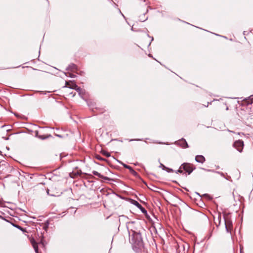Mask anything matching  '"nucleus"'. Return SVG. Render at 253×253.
Wrapping results in <instances>:
<instances>
[{
    "label": "nucleus",
    "mask_w": 253,
    "mask_h": 253,
    "mask_svg": "<svg viewBox=\"0 0 253 253\" xmlns=\"http://www.w3.org/2000/svg\"><path fill=\"white\" fill-rule=\"evenodd\" d=\"M212 236V230L211 231H210V233H209V234H208L206 236V238H207V239H209Z\"/></svg>",
    "instance_id": "nucleus-25"
},
{
    "label": "nucleus",
    "mask_w": 253,
    "mask_h": 253,
    "mask_svg": "<svg viewBox=\"0 0 253 253\" xmlns=\"http://www.w3.org/2000/svg\"><path fill=\"white\" fill-rule=\"evenodd\" d=\"M195 161L197 163L203 164L205 162L206 159L203 155H199L195 157Z\"/></svg>",
    "instance_id": "nucleus-9"
},
{
    "label": "nucleus",
    "mask_w": 253,
    "mask_h": 253,
    "mask_svg": "<svg viewBox=\"0 0 253 253\" xmlns=\"http://www.w3.org/2000/svg\"><path fill=\"white\" fill-rule=\"evenodd\" d=\"M230 178V176H228V177H227V178L225 177V178L226 179H227V180H229Z\"/></svg>",
    "instance_id": "nucleus-38"
},
{
    "label": "nucleus",
    "mask_w": 253,
    "mask_h": 253,
    "mask_svg": "<svg viewBox=\"0 0 253 253\" xmlns=\"http://www.w3.org/2000/svg\"><path fill=\"white\" fill-rule=\"evenodd\" d=\"M142 139H132L129 140V141H141L142 140Z\"/></svg>",
    "instance_id": "nucleus-27"
},
{
    "label": "nucleus",
    "mask_w": 253,
    "mask_h": 253,
    "mask_svg": "<svg viewBox=\"0 0 253 253\" xmlns=\"http://www.w3.org/2000/svg\"><path fill=\"white\" fill-rule=\"evenodd\" d=\"M153 187H154L155 188H157V187L155 186L154 185H153Z\"/></svg>",
    "instance_id": "nucleus-46"
},
{
    "label": "nucleus",
    "mask_w": 253,
    "mask_h": 253,
    "mask_svg": "<svg viewBox=\"0 0 253 253\" xmlns=\"http://www.w3.org/2000/svg\"><path fill=\"white\" fill-rule=\"evenodd\" d=\"M226 110H228V107H226Z\"/></svg>",
    "instance_id": "nucleus-43"
},
{
    "label": "nucleus",
    "mask_w": 253,
    "mask_h": 253,
    "mask_svg": "<svg viewBox=\"0 0 253 253\" xmlns=\"http://www.w3.org/2000/svg\"><path fill=\"white\" fill-rule=\"evenodd\" d=\"M159 144H163V143H162V142H159Z\"/></svg>",
    "instance_id": "nucleus-47"
},
{
    "label": "nucleus",
    "mask_w": 253,
    "mask_h": 253,
    "mask_svg": "<svg viewBox=\"0 0 253 253\" xmlns=\"http://www.w3.org/2000/svg\"><path fill=\"white\" fill-rule=\"evenodd\" d=\"M129 234V241L132 249L135 252L144 247V243L140 230L127 229Z\"/></svg>",
    "instance_id": "nucleus-1"
},
{
    "label": "nucleus",
    "mask_w": 253,
    "mask_h": 253,
    "mask_svg": "<svg viewBox=\"0 0 253 253\" xmlns=\"http://www.w3.org/2000/svg\"><path fill=\"white\" fill-rule=\"evenodd\" d=\"M69 88L73 89H75L76 90L77 92H78L79 95L82 97H83V95L84 94V93L83 91L82 88L78 86L77 84H74L73 85L72 87H69Z\"/></svg>",
    "instance_id": "nucleus-6"
},
{
    "label": "nucleus",
    "mask_w": 253,
    "mask_h": 253,
    "mask_svg": "<svg viewBox=\"0 0 253 253\" xmlns=\"http://www.w3.org/2000/svg\"><path fill=\"white\" fill-rule=\"evenodd\" d=\"M144 183L146 185V183L145 182L143 181Z\"/></svg>",
    "instance_id": "nucleus-48"
},
{
    "label": "nucleus",
    "mask_w": 253,
    "mask_h": 253,
    "mask_svg": "<svg viewBox=\"0 0 253 253\" xmlns=\"http://www.w3.org/2000/svg\"><path fill=\"white\" fill-rule=\"evenodd\" d=\"M209 102H208L207 105L205 106L207 107H208L209 106Z\"/></svg>",
    "instance_id": "nucleus-41"
},
{
    "label": "nucleus",
    "mask_w": 253,
    "mask_h": 253,
    "mask_svg": "<svg viewBox=\"0 0 253 253\" xmlns=\"http://www.w3.org/2000/svg\"><path fill=\"white\" fill-rule=\"evenodd\" d=\"M77 70V66L76 64L74 63H71L68 65V66L66 68V70L67 71H74V70Z\"/></svg>",
    "instance_id": "nucleus-10"
},
{
    "label": "nucleus",
    "mask_w": 253,
    "mask_h": 253,
    "mask_svg": "<svg viewBox=\"0 0 253 253\" xmlns=\"http://www.w3.org/2000/svg\"><path fill=\"white\" fill-rule=\"evenodd\" d=\"M92 173L93 175H94L95 176H97L99 178H102L104 180H109V181H114V180L113 179L109 178L107 176H105L102 175L101 173L97 172V171H95V170L92 171Z\"/></svg>",
    "instance_id": "nucleus-8"
},
{
    "label": "nucleus",
    "mask_w": 253,
    "mask_h": 253,
    "mask_svg": "<svg viewBox=\"0 0 253 253\" xmlns=\"http://www.w3.org/2000/svg\"><path fill=\"white\" fill-rule=\"evenodd\" d=\"M148 10L147 9V10H146V13L148 12Z\"/></svg>",
    "instance_id": "nucleus-49"
},
{
    "label": "nucleus",
    "mask_w": 253,
    "mask_h": 253,
    "mask_svg": "<svg viewBox=\"0 0 253 253\" xmlns=\"http://www.w3.org/2000/svg\"><path fill=\"white\" fill-rule=\"evenodd\" d=\"M204 196H206V197H209L210 196L209 195H208V194H205L203 195Z\"/></svg>",
    "instance_id": "nucleus-34"
},
{
    "label": "nucleus",
    "mask_w": 253,
    "mask_h": 253,
    "mask_svg": "<svg viewBox=\"0 0 253 253\" xmlns=\"http://www.w3.org/2000/svg\"><path fill=\"white\" fill-rule=\"evenodd\" d=\"M151 42H152V41H153L154 40V38H153V37H151ZM151 43V42H150L148 44V46H149L150 45Z\"/></svg>",
    "instance_id": "nucleus-31"
},
{
    "label": "nucleus",
    "mask_w": 253,
    "mask_h": 253,
    "mask_svg": "<svg viewBox=\"0 0 253 253\" xmlns=\"http://www.w3.org/2000/svg\"><path fill=\"white\" fill-rule=\"evenodd\" d=\"M101 153L102 154H103V155L107 157H110L111 156V154H110V153L107 152L104 150H101Z\"/></svg>",
    "instance_id": "nucleus-18"
},
{
    "label": "nucleus",
    "mask_w": 253,
    "mask_h": 253,
    "mask_svg": "<svg viewBox=\"0 0 253 253\" xmlns=\"http://www.w3.org/2000/svg\"><path fill=\"white\" fill-rule=\"evenodd\" d=\"M38 92H40L41 94H45L46 93L44 92V91H38Z\"/></svg>",
    "instance_id": "nucleus-30"
},
{
    "label": "nucleus",
    "mask_w": 253,
    "mask_h": 253,
    "mask_svg": "<svg viewBox=\"0 0 253 253\" xmlns=\"http://www.w3.org/2000/svg\"><path fill=\"white\" fill-rule=\"evenodd\" d=\"M51 135H46V136H44V135H39V132L38 131H36V137L39 138V139H41V140H44L45 139H47L50 137H51Z\"/></svg>",
    "instance_id": "nucleus-12"
},
{
    "label": "nucleus",
    "mask_w": 253,
    "mask_h": 253,
    "mask_svg": "<svg viewBox=\"0 0 253 253\" xmlns=\"http://www.w3.org/2000/svg\"><path fill=\"white\" fill-rule=\"evenodd\" d=\"M13 226H14L15 227L17 228V229H19L21 231H23V227H22L21 226H20V225H17V224H12Z\"/></svg>",
    "instance_id": "nucleus-20"
},
{
    "label": "nucleus",
    "mask_w": 253,
    "mask_h": 253,
    "mask_svg": "<svg viewBox=\"0 0 253 253\" xmlns=\"http://www.w3.org/2000/svg\"><path fill=\"white\" fill-rule=\"evenodd\" d=\"M148 19V17H142V16H140V21L141 22H144L146 20H147Z\"/></svg>",
    "instance_id": "nucleus-24"
},
{
    "label": "nucleus",
    "mask_w": 253,
    "mask_h": 253,
    "mask_svg": "<svg viewBox=\"0 0 253 253\" xmlns=\"http://www.w3.org/2000/svg\"><path fill=\"white\" fill-rule=\"evenodd\" d=\"M70 94H73V97H74L75 95V94L76 93L75 92L74 93H73V92H71Z\"/></svg>",
    "instance_id": "nucleus-36"
},
{
    "label": "nucleus",
    "mask_w": 253,
    "mask_h": 253,
    "mask_svg": "<svg viewBox=\"0 0 253 253\" xmlns=\"http://www.w3.org/2000/svg\"><path fill=\"white\" fill-rule=\"evenodd\" d=\"M34 241H35L34 239L33 240H32L31 242V243L33 244V243H34Z\"/></svg>",
    "instance_id": "nucleus-40"
},
{
    "label": "nucleus",
    "mask_w": 253,
    "mask_h": 253,
    "mask_svg": "<svg viewBox=\"0 0 253 253\" xmlns=\"http://www.w3.org/2000/svg\"><path fill=\"white\" fill-rule=\"evenodd\" d=\"M116 195H117V196H119V197H120V196H119V195H118V194H116Z\"/></svg>",
    "instance_id": "nucleus-50"
},
{
    "label": "nucleus",
    "mask_w": 253,
    "mask_h": 253,
    "mask_svg": "<svg viewBox=\"0 0 253 253\" xmlns=\"http://www.w3.org/2000/svg\"><path fill=\"white\" fill-rule=\"evenodd\" d=\"M221 219V215H218V220H220ZM220 221H219V223L220 224Z\"/></svg>",
    "instance_id": "nucleus-33"
},
{
    "label": "nucleus",
    "mask_w": 253,
    "mask_h": 253,
    "mask_svg": "<svg viewBox=\"0 0 253 253\" xmlns=\"http://www.w3.org/2000/svg\"><path fill=\"white\" fill-rule=\"evenodd\" d=\"M2 138L4 139L5 140H7L9 139V137H2Z\"/></svg>",
    "instance_id": "nucleus-32"
},
{
    "label": "nucleus",
    "mask_w": 253,
    "mask_h": 253,
    "mask_svg": "<svg viewBox=\"0 0 253 253\" xmlns=\"http://www.w3.org/2000/svg\"><path fill=\"white\" fill-rule=\"evenodd\" d=\"M5 126H5V125H3V126H1V128H3V127H5Z\"/></svg>",
    "instance_id": "nucleus-37"
},
{
    "label": "nucleus",
    "mask_w": 253,
    "mask_h": 253,
    "mask_svg": "<svg viewBox=\"0 0 253 253\" xmlns=\"http://www.w3.org/2000/svg\"><path fill=\"white\" fill-rule=\"evenodd\" d=\"M0 218H2V219H4V218H3L0 215Z\"/></svg>",
    "instance_id": "nucleus-42"
},
{
    "label": "nucleus",
    "mask_w": 253,
    "mask_h": 253,
    "mask_svg": "<svg viewBox=\"0 0 253 253\" xmlns=\"http://www.w3.org/2000/svg\"><path fill=\"white\" fill-rule=\"evenodd\" d=\"M9 148L8 147H6V149L9 150Z\"/></svg>",
    "instance_id": "nucleus-45"
},
{
    "label": "nucleus",
    "mask_w": 253,
    "mask_h": 253,
    "mask_svg": "<svg viewBox=\"0 0 253 253\" xmlns=\"http://www.w3.org/2000/svg\"><path fill=\"white\" fill-rule=\"evenodd\" d=\"M174 144L179 146L182 148H186L189 147V145L187 141L183 138H182L178 140L175 141Z\"/></svg>",
    "instance_id": "nucleus-5"
},
{
    "label": "nucleus",
    "mask_w": 253,
    "mask_h": 253,
    "mask_svg": "<svg viewBox=\"0 0 253 253\" xmlns=\"http://www.w3.org/2000/svg\"><path fill=\"white\" fill-rule=\"evenodd\" d=\"M64 74L67 77H69L70 78H74L76 77V75L72 74V73H66V72H64Z\"/></svg>",
    "instance_id": "nucleus-19"
},
{
    "label": "nucleus",
    "mask_w": 253,
    "mask_h": 253,
    "mask_svg": "<svg viewBox=\"0 0 253 253\" xmlns=\"http://www.w3.org/2000/svg\"><path fill=\"white\" fill-rule=\"evenodd\" d=\"M244 146V141L240 139L235 141L233 144V146L240 153L242 152Z\"/></svg>",
    "instance_id": "nucleus-4"
},
{
    "label": "nucleus",
    "mask_w": 253,
    "mask_h": 253,
    "mask_svg": "<svg viewBox=\"0 0 253 253\" xmlns=\"http://www.w3.org/2000/svg\"><path fill=\"white\" fill-rule=\"evenodd\" d=\"M49 224V221H46V222L45 223V224H44V227H43V228L45 230H46V229L48 228Z\"/></svg>",
    "instance_id": "nucleus-22"
},
{
    "label": "nucleus",
    "mask_w": 253,
    "mask_h": 253,
    "mask_svg": "<svg viewBox=\"0 0 253 253\" xmlns=\"http://www.w3.org/2000/svg\"><path fill=\"white\" fill-rule=\"evenodd\" d=\"M148 56H149V57L153 58V56H152V54H148Z\"/></svg>",
    "instance_id": "nucleus-35"
},
{
    "label": "nucleus",
    "mask_w": 253,
    "mask_h": 253,
    "mask_svg": "<svg viewBox=\"0 0 253 253\" xmlns=\"http://www.w3.org/2000/svg\"><path fill=\"white\" fill-rule=\"evenodd\" d=\"M224 218V222H225V228H226V230L227 231V232H229V227L232 225V222L230 220H227V219H226V218H225V217H223Z\"/></svg>",
    "instance_id": "nucleus-13"
},
{
    "label": "nucleus",
    "mask_w": 253,
    "mask_h": 253,
    "mask_svg": "<svg viewBox=\"0 0 253 253\" xmlns=\"http://www.w3.org/2000/svg\"><path fill=\"white\" fill-rule=\"evenodd\" d=\"M185 189L187 191H188V190L186 188H185Z\"/></svg>",
    "instance_id": "nucleus-44"
},
{
    "label": "nucleus",
    "mask_w": 253,
    "mask_h": 253,
    "mask_svg": "<svg viewBox=\"0 0 253 253\" xmlns=\"http://www.w3.org/2000/svg\"><path fill=\"white\" fill-rule=\"evenodd\" d=\"M174 171L177 173H180L183 175H185V176H187V174H186L185 172H183V170L182 169V168H181V166H180L179 169L177 170H174Z\"/></svg>",
    "instance_id": "nucleus-17"
},
{
    "label": "nucleus",
    "mask_w": 253,
    "mask_h": 253,
    "mask_svg": "<svg viewBox=\"0 0 253 253\" xmlns=\"http://www.w3.org/2000/svg\"><path fill=\"white\" fill-rule=\"evenodd\" d=\"M116 160L119 163H120V164H121L123 166V164H124V163H123L122 162H121V161L120 160H118L117 159H116Z\"/></svg>",
    "instance_id": "nucleus-28"
},
{
    "label": "nucleus",
    "mask_w": 253,
    "mask_h": 253,
    "mask_svg": "<svg viewBox=\"0 0 253 253\" xmlns=\"http://www.w3.org/2000/svg\"><path fill=\"white\" fill-rule=\"evenodd\" d=\"M95 158L96 159L100 160V161H105L106 160L105 159L103 158L99 155H96Z\"/></svg>",
    "instance_id": "nucleus-21"
},
{
    "label": "nucleus",
    "mask_w": 253,
    "mask_h": 253,
    "mask_svg": "<svg viewBox=\"0 0 253 253\" xmlns=\"http://www.w3.org/2000/svg\"><path fill=\"white\" fill-rule=\"evenodd\" d=\"M244 100L247 102L248 104H251L253 103V95H250L248 97L245 98Z\"/></svg>",
    "instance_id": "nucleus-15"
},
{
    "label": "nucleus",
    "mask_w": 253,
    "mask_h": 253,
    "mask_svg": "<svg viewBox=\"0 0 253 253\" xmlns=\"http://www.w3.org/2000/svg\"><path fill=\"white\" fill-rule=\"evenodd\" d=\"M130 200L131 204L135 206L137 208H138L146 216L148 215L147 210L144 207H143L142 205L140 204L137 201L131 199H130Z\"/></svg>",
    "instance_id": "nucleus-3"
},
{
    "label": "nucleus",
    "mask_w": 253,
    "mask_h": 253,
    "mask_svg": "<svg viewBox=\"0 0 253 253\" xmlns=\"http://www.w3.org/2000/svg\"><path fill=\"white\" fill-rule=\"evenodd\" d=\"M166 167L165 166H164L163 164L160 163V168H162L163 170H165L166 169Z\"/></svg>",
    "instance_id": "nucleus-26"
},
{
    "label": "nucleus",
    "mask_w": 253,
    "mask_h": 253,
    "mask_svg": "<svg viewBox=\"0 0 253 253\" xmlns=\"http://www.w3.org/2000/svg\"><path fill=\"white\" fill-rule=\"evenodd\" d=\"M88 106L93 111H94V109H97V108L95 107L96 104L91 101H88L87 102Z\"/></svg>",
    "instance_id": "nucleus-14"
},
{
    "label": "nucleus",
    "mask_w": 253,
    "mask_h": 253,
    "mask_svg": "<svg viewBox=\"0 0 253 253\" xmlns=\"http://www.w3.org/2000/svg\"><path fill=\"white\" fill-rule=\"evenodd\" d=\"M202 169L205 170V171H209V172H215V173H217L219 174H220L221 176L223 177H224V174L223 172H220V171H215L213 169H205V168H201Z\"/></svg>",
    "instance_id": "nucleus-11"
},
{
    "label": "nucleus",
    "mask_w": 253,
    "mask_h": 253,
    "mask_svg": "<svg viewBox=\"0 0 253 253\" xmlns=\"http://www.w3.org/2000/svg\"><path fill=\"white\" fill-rule=\"evenodd\" d=\"M181 168H182L183 170H184L188 174H190L192 171L196 169L192 164L188 163H183L181 165Z\"/></svg>",
    "instance_id": "nucleus-2"
},
{
    "label": "nucleus",
    "mask_w": 253,
    "mask_h": 253,
    "mask_svg": "<svg viewBox=\"0 0 253 253\" xmlns=\"http://www.w3.org/2000/svg\"><path fill=\"white\" fill-rule=\"evenodd\" d=\"M55 135L59 138H63V136L62 135H60V134H55Z\"/></svg>",
    "instance_id": "nucleus-29"
},
{
    "label": "nucleus",
    "mask_w": 253,
    "mask_h": 253,
    "mask_svg": "<svg viewBox=\"0 0 253 253\" xmlns=\"http://www.w3.org/2000/svg\"><path fill=\"white\" fill-rule=\"evenodd\" d=\"M123 167L126 168V169H128L130 172L134 176H135L136 177H139V174H138V173L137 172H136L133 169L132 167H131L130 166L126 164H123Z\"/></svg>",
    "instance_id": "nucleus-7"
},
{
    "label": "nucleus",
    "mask_w": 253,
    "mask_h": 253,
    "mask_svg": "<svg viewBox=\"0 0 253 253\" xmlns=\"http://www.w3.org/2000/svg\"><path fill=\"white\" fill-rule=\"evenodd\" d=\"M10 130H11V129H10V128H8V129H6V131H10Z\"/></svg>",
    "instance_id": "nucleus-39"
},
{
    "label": "nucleus",
    "mask_w": 253,
    "mask_h": 253,
    "mask_svg": "<svg viewBox=\"0 0 253 253\" xmlns=\"http://www.w3.org/2000/svg\"><path fill=\"white\" fill-rule=\"evenodd\" d=\"M165 170L167 171L168 172H174V170L173 169L168 167H166V169H165Z\"/></svg>",
    "instance_id": "nucleus-23"
},
{
    "label": "nucleus",
    "mask_w": 253,
    "mask_h": 253,
    "mask_svg": "<svg viewBox=\"0 0 253 253\" xmlns=\"http://www.w3.org/2000/svg\"><path fill=\"white\" fill-rule=\"evenodd\" d=\"M33 247L34 249L35 253H39L38 246L37 243L36 241H34V243H33Z\"/></svg>",
    "instance_id": "nucleus-16"
}]
</instances>
